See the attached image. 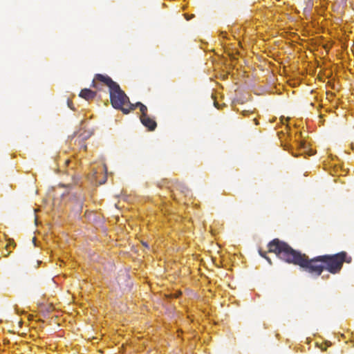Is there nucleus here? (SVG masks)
I'll return each mask as SVG.
<instances>
[{
  "label": "nucleus",
  "instance_id": "f257e3e1",
  "mask_svg": "<svg viewBox=\"0 0 354 354\" xmlns=\"http://www.w3.org/2000/svg\"><path fill=\"white\" fill-rule=\"evenodd\" d=\"M268 247L269 252L276 254L280 259L286 263L299 266L305 272L315 277L320 276L324 270L332 274H339L343 268L344 263H350L352 261V257L345 251L309 259L306 254L294 250L288 243L278 239L270 241Z\"/></svg>",
  "mask_w": 354,
  "mask_h": 354
},
{
  "label": "nucleus",
  "instance_id": "f03ea898",
  "mask_svg": "<svg viewBox=\"0 0 354 354\" xmlns=\"http://www.w3.org/2000/svg\"><path fill=\"white\" fill-rule=\"evenodd\" d=\"M109 95L111 104L114 109L122 111L124 114L129 113V98L118 84L109 91Z\"/></svg>",
  "mask_w": 354,
  "mask_h": 354
},
{
  "label": "nucleus",
  "instance_id": "7ed1b4c3",
  "mask_svg": "<svg viewBox=\"0 0 354 354\" xmlns=\"http://www.w3.org/2000/svg\"><path fill=\"white\" fill-rule=\"evenodd\" d=\"M95 81H99L109 87V91L118 84V83L114 82L109 76L102 74H96L95 75L92 82V86L94 88L97 87Z\"/></svg>",
  "mask_w": 354,
  "mask_h": 354
},
{
  "label": "nucleus",
  "instance_id": "20e7f679",
  "mask_svg": "<svg viewBox=\"0 0 354 354\" xmlns=\"http://www.w3.org/2000/svg\"><path fill=\"white\" fill-rule=\"evenodd\" d=\"M140 120L141 123L147 128L149 131H154L156 129L157 123L153 118H150L149 115L140 117Z\"/></svg>",
  "mask_w": 354,
  "mask_h": 354
},
{
  "label": "nucleus",
  "instance_id": "39448f33",
  "mask_svg": "<svg viewBox=\"0 0 354 354\" xmlns=\"http://www.w3.org/2000/svg\"><path fill=\"white\" fill-rule=\"evenodd\" d=\"M136 107H139V109H140V111L141 112L140 117H144V116H146L148 115L147 114V107L145 104H142L141 102H137L136 104L129 103V113L131 111L135 110Z\"/></svg>",
  "mask_w": 354,
  "mask_h": 354
},
{
  "label": "nucleus",
  "instance_id": "423d86ee",
  "mask_svg": "<svg viewBox=\"0 0 354 354\" xmlns=\"http://www.w3.org/2000/svg\"><path fill=\"white\" fill-rule=\"evenodd\" d=\"M96 95L97 93L95 91H93L89 88H84L80 91L79 96L88 101L93 99Z\"/></svg>",
  "mask_w": 354,
  "mask_h": 354
},
{
  "label": "nucleus",
  "instance_id": "0eeeda50",
  "mask_svg": "<svg viewBox=\"0 0 354 354\" xmlns=\"http://www.w3.org/2000/svg\"><path fill=\"white\" fill-rule=\"evenodd\" d=\"M72 183H60L59 186L62 187H71L72 185H75L77 183V178L73 175L71 177Z\"/></svg>",
  "mask_w": 354,
  "mask_h": 354
},
{
  "label": "nucleus",
  "instance_id": "6e6552de",
  "mask_svg": "<svg viewBox=\"0 0 354 354\" xmlns=\"http://www.w3.org/2000/svg\"><path fill=\"white\" fill-rule=\"evenodd\" d=\"M106 178H107L106 175H104L103 178L101 180L97 179V176H95V180H96V182L99 183V184H100V185L105 183L106 181Z\"/></svg>",
  "mask_w": 354,
  "mask_h": 354
},
{
  "label": "nucleus",
  "instance_id": "1a4fd4ad",
  "mask_svg": "<svg viewBox=\"0 0 354 354\" xmlns=\"http://www.w3.org/2000/svg\"><path fill=\"white\" fill-rule=\"evenodd\" d=\"M259 254H260L262 257L265 258V259H266L269 262V263H270V264H272V262H271L270 259V258H268V257L266 256V253L265 252H262L261 250H259Z\"/></svg>",
  "mask_w": 354,
  "mask_h": 354
},
{
  "label": "nucleus",
  "instance_id": "9d476101",
  "mask_svg": "<svg viewBox=\"0 0 354 354\" xmlns=\"http://www.w3.org/2000/svg\"><path fill=\"white\" fill-rule=\"evenodd\" d=\"M10 253V251L8 250V246L5 248L4 251H3V254L5 257L8 256Z\"/></svg>",
  "mask_w": 354,
  "mask_h": 354
},
{
  "label": "nucleus",
  "instance_id": "9b49d317",
  "mask_svg": "<svg viewBox=\"0 0 354 354\" xmlns=\"http://www.w3.org/2000/svg\"><path fill=\"white\" fill-rule=\"evenodd\" d=\"M68 105L71 109H73V108L71 105V102L69 100L68 101Z\"/></svg>",
  "mask_w": 354,
  "mask_h": 354
},
{
  "label": "nucleus",
  "instance_id": "f8f14e48",
  "mask_svg": "<svg viewBox=\"0 0 354 354\" xmlns=\"http://www.w3.org/2000/svg\"><path fill=\"white\" fill-rule=\"evenodd\" d=\"M254 121L256 125L259 124V122L257 119H254Z\"/></svg>",
  "mask_w": 354,
  "mask_h": 354
},
{
  "label": "nucleus",
  "instance_id": "ddd939ff",
  "mask_svg": "<svg viewBox=\"0 0 354 354\" xmlns=\"http://www.w3.org/2000/svg\"><path fill=\"white\" fill-rule=\"evenodd\" d=\"M82 147L84 148V150H86V145L82 146Z\"/></svg>",
  "mask_w": 354,
  "mask_h": 354
},
{
  "label": "nucleus",
  "instance_id": "4468645a",
  "mask_svg": "<svg viewBox=\"0 0 354 354\" xmlns=\"http://www.w3.org/2000/svg\"><path fill=\"white\" fill-rule=\"evenodd\" d=\"M69 162H70L69 160H66V164H68V163H69Z\"/></svg>",
  "mask_w": 354,
  "mask_h": 354
}]
</instances>
